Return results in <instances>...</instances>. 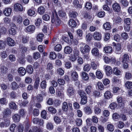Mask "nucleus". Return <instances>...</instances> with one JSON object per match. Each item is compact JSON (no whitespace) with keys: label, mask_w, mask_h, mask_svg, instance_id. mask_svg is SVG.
I'll list each match as a JSON object with an SVG mask.
<instances>
[{"label":"nucleus","mask_w":132,"mask_h":132,"mask_svg":"<svg viewBox=\"0 0 132 132\" xmlns=\"http://www.w3.org/2000/svg\"><path fill=\"white\" fill-rule=\"evenodd\" d=\"M115 52L117 53H118V52L121 50V45L120 44H117L116 46Z\"/></svg>","instance_id":"obj_51"},{"label":"nucleus","mask_w":132,"mask_h":132,"mask_svg":"<svg viewBox=\"0 0 132 132\" xmlns=\"http://www.w3.org/2000/svg\"><path fill=\"white\" fill-rule=\"evenodd\" d=\"M75 89L72 85H70L67 89V94L69 96H71L74 94Z\"/></svg>","instance_id":"obj_4"},{"label":"nucleus","mask_w":132,"mask_h":132,"mask_svg":"<svg viewBox=\"0 0 132 132\" xmlns=\"http://www.w3.org/2000/svg\"><path fill=\"white\" fill-rule=\"evenodd\" d=\"M45 8L43 6H40L38 9V12L41 15L43 14L45 12Z\"/></svg>","instance_id":"obj_30"},{"label":"nucleus","mask_w":132,"mask_h":132,"mask_svg":"<svg viewBox=\"0 0 132 132\" xmlns=\"http://www.w3.org/2000/svg\"><path fill=\"white\" fill-rule=\"evenodd\" d=\"M40 82L39 77H36L35 79V81L34 84V88L36 89H37L38 88V87L39 86Z\"/></svg>","instance_id":"obj_17"},{"label":"nucleus","mask_w":132,"mask_h":132,"mask_svg":"<svg viewBox=\"0 0 132 132\" xmlns=\"http://www.w3.org/2000/svg\"><path fill=\"white\" fill-rule=\"evenodd\" d=\"M56 93L57 95L59 97H62L64 95L63 92L60 91L59 88L56 90Z\"/></svg>","instance_id":"obj_42"},{"label":"nucleus","mask_w":132,"mask_h":132,"mask_svg":"<svg viewBox=\"0 0 132 132\" xmlns=\"http://www.w3.org/2000/svg\"><path fill=\"white\" fill-rule=\"evenodd\" d=\"M72 51L71 48L69 46H66L64 48V52L66 54H70Z\"/></svg>","instance_id":"obj_25"},{"label":"nucleus","mask_w":132,"mask_h":132,"mask_svg":"<svg viewBox=\"0 0 132 132\" xmlns=\"http://www.w3.org/2000/svg\"><path fill=\"white\" fill-rule=\"evenodd\" d=\"M57 72L60 75H62L64 74V72L62 68H60L57 69Z\"/></svg>","instance_id":"obj_61"},{"label":"nucleus","mask_w":132,"mask_h":132,"mask_svg":"<svg viewBox=\"0 0 132 132\" xmlns=\"http://www.w3.org/2000/svg\"><path fill=\"white\" fill-rule=\"evenodd\" d=\"M132 77V75L129 72H126L125 77L127 80L130 79Z\"/></svg>","instance_id":"obj_37"},{"label":"nucleus","mask_w":132,"mask_h":132,"mask_svg":"<svg viewBox=\"0 0 132 132\" xmlns=\"http://www.w3.org/2000/svg\"><path fill=\"white\" fill-rule=\"evenodd\" d=\"M26 70L27 72L30 74H31L33 72V68L32 66L30 65H27Z\"/></svg>","instance_id":"obj_24"},{"label":"nucleus","mask_w":132,"mask_h":132,"mask_svg":"<svg viewBox=\"0 0 132 132\" xmlns=\"http://www.w3.org/2000/svg\"><path fill=\"white\" fill-rule=\"evenodd\" d=\"M42 22V20L41 19L38 18L35 22V25L39 27L40 25Z\"/></svg>","instance_id":"obj_64"},{"label":"nucleus","mask_w":132,"mask_h":132,"mask_svg":"<svg viewBox=\"0 0 132 132\" xmlns=\"http://www.w3.org/2000/svg\"><path fill=\"white\" fill-rule=\"evenodd\" d=\"M69 24L70 26L72 28H75L77 26V23L76 21L72 19H70L69 20Z\"/></svg>","instance_id":"obj_18"},{"label":"nucleus","mask_w":132,"mask_h":132,"mask_svg":"<svg viewBox=\"0 0 132 132\" xmlns=\"http://www.w3.org/2000/svg\"><path fill=\"white\" fill-rule=\"evenodd\" d=\"M81 76L82 78L85 80H87L89 79L88 75L86 72H82L81 73Z\"/></svg>","instance_id":"obj_31"},{"label":"nucleus","mask_w":132,"mask_h":132,"mask_svg":"<svg viewBox=\"0 0 132 132\" xmlns=\"http://www.w3.org/2000/svg\"><path fill=\"white\" fill-rule=\"evenodd\" d=\"M14 9L15 11H22L23 10L22 6L19 3H15L14 6Z\"/></svg>","instance_id":"obj_11"},{"label":"nucleus","mask_w":132,"mask_h":132,"mask_svg":"<svg viewBox=\"0 0 132 132\" xmlns=\"http://www.w3.org/2000/svg\"><path fill=\"white\" fill-rule=\"evenodd\" d=\"M104 50L106 53H110L112 51V47L110 46H107L104 48Z\"/></svg>","instance_id":"obj_34"},{"label":"nucleus","mask_w":132,"mask_h":132,"mask_svg":"<svg viewBox=\"0 0 132 132\" xmlns=\"http://www.w3.org/2000/svg\"><path fill=\"white\" fill-rule=\"evenodd\" d=\"M12 11V10L10 7L6 8L4 10L3 13L5 16H9L10 15Z\"/></svg>","instance_id":"obj_9"},{"label":"nucleus","mask_w":132,"mask_h":132,"mask_svg":"<svg viewBox=\"0 0 132 132\" xmlns=\"http://www.w3.org/2000/svg\"><path fill=\"white\" fill-rule=\"evenodd\" d=\"M113 73L114 75L118 76L121 74V72L117 68L115 67L113 68Z\"/></svg>","instance_id":"obj_26"},{"label":"nucleus","mask_w":132,"mask_h":132,"mask_svg":"<svg viewBox=\"0 0 132 132\" xmlns=\"http://www.w3.org/2000/svg\"><path fill=\"white\" fill-rule=\"evenodd\" d=\"M84 110L85 113L87 114H91L92 112L90 108L88 106L85 107L84 108Z\"/></svg>","instance_id":"obj_23"},{"label":"nucleus","mask_w":132,"mask_h":132,"mask_svg":"<svg viewBox=\"0 0 132 132\" xmlns=\"http://www.w3.org/2000/svg\"><path fill=\"white\" fill-rule=\"evenodd\" d=\"M8 70V68L6 66L2 65L0 67V73L2 75L6 74Z\"/></svg>","instance_id":"obj_13"},{"label":"nucleus","mask_w":132,"mask_h":132,"mask_svg":"<svg viewBox=\"0 0 132 132\" xmlns=\"http://www.w3.org/2000/svg\"><path fill=\"white\" fill-rule=\"evenodd\" d=\"M105 62L106 63H114L116 61V60L110 57H105L104 59Z\"/></svg>","instance_id":"obj_5"},{"label":"nucleus","mask_w":132,"mask_h":132,"mask_svg":"<svg viewBox=\"0 0 132 132\" xmlns=\"http://www.w3.org/2000/svg\"><path fill=\"white\" fill-rule=\"evenodd\" d=\"M36 99L38 102H40L42 101L43 98L42 95L40 94H38L37 96Z\"/></svg>","instance_id":"obj_60"},{"label":"nucleus","mask_w":132,"mask_h":132,"mask_svg":"<svg viewBox=\"0 0 132 132\" xmlns=\"http://www.w3.org/2000/svg\"><path fill=\"white\" fill-rule=\"evenodd\" d=\"M129 60V57L128 55L126 54H125L123 55L122 62H128V60Z\"/></svg>","instance_id":"obj_57"},{"label":"nucleus","mask_w":132,"mask_h":132,"mask_svg":"<svg viewBox=\"0 0 132 132\" xmlns=\"http://www.w3.org/2000/svg\"><path fill=\"white\" fill-rule=\"evenodd\" d=\"M90 69V67L89 64H85L83 68L84 70L85 71H88Z\"/></svg>","instance_id":"obj_53"},{"label":"nucleus","mask_w":132,"mask_h":132,"mask_svg":"<svg viewBox=\"0 0 132 132\" xmlns=\"http://www.w3.org/2000/svg\"><path fill=\"white\" fill-rule=\"evenodd\" d=\"M7 42L8 45L10 46H14L15 44V42L14 40L10 37L7 38Z\"/></svg>","instance_id":"obj_16"},{"label":"nucleus","mask_w":132,"mask_h":132,"mask_svg":"<svg viewBox=\"0 0 132 132\" xmlns=\"http://www.w3.org/2000/svg\"><path fill=\"white\" fill-rule=\"evenodd\" d=\"M68 107L67 103L66 102H64L62 104V109L65 111L68 110Z\"/></svg>","instance_id":"obj_39"},{"label":"nucleus","mask_w":132,"mask_h":132,"mask_svg":"<svg viewBox=\"0 0 132 132\" xmlns=\"http://www.w3.org/2000/svg\"><path fill=\"white\" fill-rule=\"evenodd\" d=\"M56 54L54 52H52L50 53V57L51 59H54L56 58Z\"/></svg>","instance_id":"obj_48"},{"label":"nucleus","mask_w":132,"mask_h":132,"mask_svg":"<svg viewBox=\"0 0 132 132\" xmlns=\"http://www.w3.org/2000/svg\"><path fill=\"white\" fill-rule=\"evenodd\" d=\"M13 20L16 23L20 24L23 21V18L20 15L14 16Z\"/></svg>","instance_id":"obj_3"},{"label":"nucleus","mask_w":132,"mask_h":132,"mask_svg":"<svg viewBox=\"0 0 132 132\" xmlns=\"http://www.w3.org/2000/svg\"><path fill=\"white\" fill-rule=\"evenodd\" d=\"M20 47L21 50H22V52L23 53L26 52L27 50V47L25 46L20 45Z\"/></svg>","instance_id":"obj_59"},{"label":"nucleus","mask_w":132,"mask_h":132,"mask_svg":"<svg viewBox=\"0 0 132 132\" xmlns=\"http://www.w3.org/2000/svg\"><path fill=\"white\" fill-rule=\"evenodd\" d=\"M51 22L52 23L57 26L59 25L60 23V21L56 13H53L51 16Z\"/></svg>","instance_id":"obj_2"},{"label":"nucleus","mask_w":132,"mask_h":132,"mask_svg":"<svg viewBox=\"0 0 132 132\" xmlns=\"http://www.w3.org/2000/svg\"><path fill=\"white\" fill-rule=\"evenodd\" d=\"M120 3L122 5L125 7H127L129 4V3L127 0H121Z\"/></svg>","instance_id":"obj_47"},{"label":"nucleus","mask_w":132,"mask_h":132,"mask_svg":"<svg viewBox=\"0 0 132 132\" xmlns=\"http://www.w3.org/2000/svg\"><path fill=\"white\" fill-rule=\"evenodd\" d=\"M87 97H85L81 98L80 103L82 104H85L87 102Z\"/></svg>","instance_id":"obj_56"},{"label":"nucleus","mask_w":132,"mask_h":132,"mask_svg":"<svg viewBox=\"0 0 132 132\" xmlns=\"http://www.w3.org/2000/svg\"><path fill=\"white\" fill-rule=\"evenodd\" d=\"M40 54L37 52H36L33 53V57L35 59H37L40 57Z\"/></svg>","instance_id":"obj_50"},{"label":"nucleus","mask_w":132,"mask_h":132,"mask_svg":"<svg viewBox=\"0 0 132 132\" xmlns=\"http://www.w3.org/2000/svg\"><path fill=\"white\" fill-rule=\"evenodd\" d=\"M113 10L116 12H119L121 11V7L120 5L117 3H114L112 5Z\"/></svg>","instance_id":"obj_8"},{"label":"nucleus","mask_w":132,"mask_h":132,"mask_svg":"<svg viewBox=\"0 0 132 132\" xmlns=\"http://www.w3.org/2000/svg\"><path fill=\"white\" fill-rule=\"evenodd\" d=\"M16 128L19 132H23L24 130L23 126L22 124H20L17 126Z\"/></svg>","instance_id":"obj_38"},{"label":"nucleus","mask_w":132,"mask_h":132,"mask_svg":"<svg viewBox=\"0 0 132 132\" xmlns=\"http://www.w3.org/2000/svg\"><path fill=\"white\" fill-rule=\"evenodd\" d=\"M11 113V110L8 108H7L5 110L3 113V116L5 117H7V116L10 115Z\"/></svg>","instance_id":"obj_22"},{"label":"nucleus","mask_w":132,"mask_h":132,"mask_svg":"<svg viewBox=\"0 0 132 132\" xmlns=\"http://www.w3.org/2000/svg\"><path fill=\"white\" fill-rule=\"evenodd\" d=\"M7 32L6 28L2 24H0V32L2 34H5Z\"/></svg>","instance_id":"obj_20"},{"label":"nucleus","mask_w":132,"mask_h":132,"mask_svg":"<svg viewBox=\"0 0 132 132\" xmlns=\"http://www.w3.org/2000/svg\"><path fill=\"white\" fill-rule=\"evenodd\" d=\"M47 113L45 110L43 111L41 113L42 117L44 119H47L48 118L46 117Z\"/></svg>","instance_id":"obj_44"},{"label":"nucleus","mask_w":132,"mask_h":132,"mask_svg":"<svg viewBox=\"0 0 132 132\" xmlns=\"http://www.w3.org/2000/svg\"><path fill=\"white\" fill-rule=\"evenodd\" d=\"M11 88L13 90H15L18 88L17 83L15 82H13L11 83Z\"/></svg>","instance_id":"obj_52"},{"label":"nucleus","mask_w":132,"mask_h":132,"mask_svg":"<svg viewBox=\"0 0 132 132\" xmlns=\"http://www.w3.org/2000/svg\"><path fill=\"white\" fill-rule=\"evenodd\" d=\"M105 97L108 99L111 98L112 97V95L109 91H106L104 94Z\"/></svg>","instance_id":"obj_28"},{"label":"nucleus","mask_w":132,"mask_h":132,"mask_svg":"<svg viewBox=\"0 0 132 132\" xmlns=\"http://www.w3.org/2000/svg\"><path fill=\"white\" fill-rule=\"evenodd\" d=\"M131 19L129 18H127L125 19L124 20V23L126 24L127 26H129L131 23Z\"/></svg>","instance_id":"obj_49"},{"label":"nucleus","mask_w":132,"mask_h":132,"mask_svg":"<svg viewBox=\"0 0 132 132\" xmlns=\"http://www.w3.org/2000/svg\"><path fill=\"white\" fill-rule=\"evenodd\" d=\"M9 33L10 35H14L16 34V31L14 29L11 28L9 30Z\"/></svg>","instance_id":"obj_62"},{"label":"nucleus","mask_w":132,"mask_h":132,"mask_svg":"<svg viewBox=\"0 0 132 132\" xmlns=\"http://www.w3.org/2000/svg\"><path fill=\"white\" fill-rule=\"evenodd\" d=\"M20 116L17 114H14L12 117L13 120L15 122L19 121L20 120Z\"/></svg>","instance_id":"obj_21"},{"label":"nucleus","mask_w":132,"mask_h":132,"mask_svg":"<svg viewBox=\"0 0 132 132\" xmlns=\"http://www.w3.org/2000/svg\"><path fill=\"white\" fill-rule=\"evenodd\" d=\"M78 15L77 13L75 12L72 11L70 12L69 13L70 16L72 18H76Z\"/></svg>","instance_id":"obj_36"},{"label":"nucleus","mask_w":132,"mask_h":132,"mask_svg":"<svg viewBox=\"0 0 132 132\" xmlns=\"http://www.w3.org/2000/svg\"><path fill=\"white\" fill-rule=\"evenodd\" d=\"M106 75L109 76L112 74V70L111 67L110 66H107L105 68Z\"/></svg>","instance_id":"obj_14"},{"label":"nucleus","mask_w":132,"mask_h":132,"mask_svg":"<svg viewBox=\"0 0 132 132\" xmlns=\"http://www.w3.org/2000/svg\"><path fill=\"white\" fill-rule=\"evenodd\" d=\"M92 90V88L90 85L88 86L85 88V90L86 93L88 94H89Z\"/></svg>","instance_id":"obj_32"},{"label":"nucleus","mask_w":132,"mask_h":132,"mask_svg":"<svg viewBox=\"0 0 132 132\" xmlns=\"http://www.w3.org/2000/svg\"><path fill=\"white\" fill-rule=\"evenodd\" d=\"M125 87L128 89L132 88V82L129 81H127L125 83Z\"/></svg>","instance_id":"obj_35"},{"label":"nucleus","mask_w":132,"mask_h":132,"mask_svg":"<svg viewBox=\"0 0 132 132\" xmlns=\"http://www.w3.org/2000/svg\"><path fill=\"white\" fill-rule=\"evenodd\" d=\"M35 29V26L32 25H30L26 28V31L28 32L33 33Z\"/></svg>","instance_id":"obj_10"},{"label":"nucleus","mask_w":132,"mask_h":132,"mask_svg":"<svg viewBox=\"0 0 132 132\" xmlns=\"http://www.w3.org/2000/svg\"><path fill=\"white\" fill-rule=\"evenodd\" d=\"M113 22L116 24H120L122 21V19L119 16H114L112 19Z\"/></svg>","instance_id":"obj_7"},{"label":"nucleus","mask_w":132,"mask_h":132,"mask_svg":"<svg viewBox=\"0 0 132 132\" xmlns=\"http://www.w3.org/2000/svg\"><path fill=\"white\" fill-rule=\"evenodd\" d=\"M9 106L10 108L13 110H15L17 108V106L14 102H12L9 104Z\"/></svg>","instance_id":"obj_27"},{"label":"nucleus","mask_w":132,"mask_h":132,"mask_svg":"<svg viewBox=\"0 0 132 132\" xmlns=\"http://www.w3.org/2000/svg\"><path fill=\"white\" fill-rule=\"evenodd\" d=\"M6 46L5 43L3 41L0 40V49H3Z\"/></svg>","instance_id":"obj_54"},{"label":"nucleus","mask_w":132,"mask_h":132,"mask_svg":"<svg viewBox=\"0 0 132 132\" xmlns=\"http://www.w3.org/2000/svg\"><path fill=\"white\" fill-rule=\"evenodd\" d=\"M40 86L42 88H45L46 86V82L45 80L41 82Z\"/></svg>","instance_id":"obj_63"},{"label":"nucleus","mask_w":132,"mask_h":132,"mask_svg":"<svg viewBox=\"0 0 132 132\" xmlns=\"http://www.w3.org/2000/svg\"><path fill=\"white\" fill-rule=\"evenodd\" d=\"M80 45V51L82 54L89 52L90 48L89 45L84 43H81Z\"/></svg>","instance_id":"obj_1"},{"label":"nucleus","mask_w":132,"mask_h":132,"mask_svg":"<svg viewBox=\"0 0 132 132\" xmlns=\"http://www.w3.org/2000/svg\"><path fill=\"white\" fill-rule=\"evenodd\" d=\"M96 76L99 79H102L103 77V75L102 73L99 71H97L96 72Z\"/></svg>","instance_id":"obj_45"},{"label":"nucleus","mask_w":132,"mask_h":132,"mask_svg":"<svg viewBox=\"0 0 132 132\" xmlns=\"http://www.w3.org/2000/svg\"><path fill=\"white\" fill-rule=\"evenodd\" d=\"M91 53L93 55H98L99 54L98 50L97 48H94L92 50Z\"/></svg>","instance_id":"obj_29"},{"label":"nucleus","mask_w":132,"mask_h":132,"mask_svg":"<svg viewBox=\"0 0 132 132\" xmlns=\"http://www.w3.org/2000/svg\"><path fill=\"white\" fill-rule=\"evenodd\" d=\"M103 28L105 30H109L111 29L110 23L109 22H106L103 24Z\"/></svg>","instance_id":"obj_19"},{"label":"nucleus","mask_w":132,"mask_h":132,"mask_svg":"<svg viewBox=\"0 0 132 132\" xmlns=\"http://www.w3.org/2000/svg\"><path fill=\"white\" fill-rule=\"evenodd\" d=\"M93 36L94 39L97 40H99L101 38V35L100 33L95 32L93 34Z\"/></svg>","instance_id":"obj_15"},{"label":"nucleus","mask_w":132,"mask_h":132,"mask_svg":"<svg viewBox=\"0 0 132 132\" xmlns=\"http://www.w3.org/2000/svg\"><path fill=\"white\" fill-rule=\"evenodd\" d=\"M107 128L108 130L109 131L112 132L114 130L113 125L111 123H109L107 125Z\"/></svg>","instance_id":"obj_33"},{"label":"nucleus","mask_w":132,"mask_h":132,"mask_svg":"<svg viewBox=\"0 0 132 132\" xmlns=\"http://www.w3.org/2000/svg\"><path fill=\"white\" fill-rule=\"evenodd\" d=\"M94 112L96 114H100L101 113V110L98 107L95 106L94 108Z\"/></svg>","instance_id":"obj_43"},{"label":"nucleus","mask_w":132,"mask_h":132,"mask_svg":"<svg viewBox=\"0 0 132 132\" xmlns=\"http://www.w3.org/2000/svg\"><path fill=\"white\" fill-rule=\"evenodd\" d=\"M48 111L53 114H55L56 111V109L52 106L49 107L48 108Z\"/></svg>","instance_id":"obj_46"},{"label":"nucleus","mask_w":132,"mask_h":132,"mask_svg":"<svg viewBox=\"0 0 132 132\" xmlns=\"http://www.w3.org/2000/svg\"><path fill=\"white\" fill-rule=\"evenodd\" d=\"M44 35V34H43L39 33L38 34L37 37V39L38 41L41 42L42 40V39Z\"/></svg>","instance_id":"obj_40"},{"label":"nucleus","mask_w":132,"mask_h":132,"mask_svg":"<svg viewBox=\"0 0 132 132\" xmlns=\"http://www.w3.org/2000/svg\"><path fill=\"white\" fill-rule=\"evenodd\" d=\"M19 75L21 76L24 75L26 73V71L25 69L22 67L19 68L18 71Z\"/></svg>","instance_id":"obj_12"},{"label":"nucleus","mask_w":132,"mask_h":132,"mask_svg":"<svg viewBox=\"0 0 132 132\" xmlns=\"http://www.w3.org/2000/svg\"><path fill=\"white\" fill-rule=\"evenodd\" d=\"M61 45L57 44L55 46L54 50L56 51H59L61 50Z\"/></svg>","instance_id":"obj_58"},{"label":"nucleus","mask_w":132,"mask_h":132,"mask_svg":"<svg viewBox=\"0 0 132 132\" xmlns=\"http://www.w3.org/2000/svg\"><path fill=\"white\" fill-rule=\"evenodd\" d=\"M47 129L49 130H51L53 129V125L52 123L50 122H48L46 125Z\"/></svg>","instance_id":"obj_55"},{"label":"nucleus","mask_w":132,"mask_h":132,"mask_svg":"<svg viewBox=\"0 0 132 132\" xmlns=\"http://www.w3.org/2000/svg\"><path fill=\"white\" fill-rule=\"evenodd\" d=\"M71 76L72 80L75 81L78 80V76L77 73L75 71H72L71 72Z\"/></svg>","instance_id":"obj_6"},{"label":"nucleus","mask_w":132,"mask_h":132,"mask_svg":"<svg viewBox=\"0 0 132 132\" xmlns=\"http://www.w3.org/2000/svg\"><path fill=\"white\" fill-rule=\"evenodd\" d=\"M26 112L25 111L24 109H20L18 112V113L20 115V116L21 117L24 116L26 114Z\"/></svg>","instance_id":"obj_41"}]
</instances>
